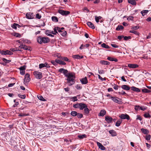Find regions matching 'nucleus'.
Instances as JSON below:
<instances>
[{
	"mask_svg": "<svg viewBox=\"0 0 151 151\" xmlns=\"http://www.w3.org/2000/svg\"><path fill=\"white\" fill-rule=\"evenodd\" d=\"M84 109V112H85V114H89V110L88 109V108H87V107L85 108Z\"/></svg>",
	"mask_w": 151,
	"mask_h": 151,
	"instance_id": "36",
	"label": "nucleus"
},
{
	"mask_svg": "<svg viewBox=\"0 0 151 151\" xmlns=\"http://www.w3.org/2000/svg\"><path fill=\"white\" fill-rule=\"evenodd\" d=\"M142 92L143 93H149L151 92V91L147 89H142Z\"/></svg>",
	"mask_w": 151,
	"mask_h": 151,
	"instance_id": "34",
	"label": "nucleus"
},
{
	"mask_svg": "<svg viewBox=\"0 0 151 151\" xmlns=\"http://www.w3.org/2000/svg\"><path fill=\"white\" fill-rule=\"evenodd\" d=\"M59 72L61 73H63L65 76L68 73V71L67 70L63 68L60 69L59 70Z\"/></svg>",
	"mask_w": 151,
	"mask_h": 151,
	"instance_id": "13",
	"label": "nucleus"
},
{
	"mask_svg": "<svg viewBox=\"0 0 151 151\" xmlns=\"http://www.w3.org/2000/svg\"><path fill=\"white\" fill-rule=\"evenodd\" d=\"M26 68V66L25 65H24L22 66L21 67L19 68V69L20 70H25Z\"/></svg>",
	"mask_w": 151,
	"mask_h": 151,
	"instance_id": "53",
	"label": "nucleus"
},
{
	"mask_svg": "<svg viewBox=\"0 0 151 151\" xmlns=\"http://www.w3.org/2000/svg\"><path fill=\"white\" fill-rule=\"evenodd\" d=\"M144 116L146 118H150L151 116L150 115L149 113H145L144 115Z\"/></svg>",
	"mask_w": 151,
	"mask_h": 151,
	"instance_id": "47",
	"label": "nucleus"
},
{
	"mask_svg": "<svg viewBox=\"0 0 151 151\" xmlns=\"http://www.w3.org/2000/svg\"><path fill=\"white\" fill-rule=\"evenodd\" d=\"M45 34L47 36H49V35L51 34V30H47L45 31Z\"/></svg>",
	"mask_w": 151,
	"mask_h": 151,
	"instance_id": "52",
	"label": "nucleus"
},
{
	"mask_svg": "<svg viewBox=\"0 0 151 151\" xmlns=\"http://www.w3.org/2000/svg\"><path fill=\"white\" fill-rule=\"evenodd\" d=\"M18 96L22 99H25L26 98V95H24L18 94Z\"/></svg>",
	"mask_w": 151,
	"mask_h": 151,
	"instance_id": "44",
	"label": "nucleus"
},
{
	"mask_svg": "<svg viewBox=\"0 0 151 151\" xmlns=\"http://www.w3.org/2000/svg\"><path fill=\"white\" fill-rule=\"evenodd\" d=\"M97 145L98 146L99 148L102 150H105V147H104L100 143L97 142Z\"/></svg>",
	"mask_w": 151,
	"mask_h": 151,
	"instance_id": "14",
	"label": "nucleus"
},
{
	"mask_svg": "<svg viewBox=\"0 0 151 151\" xmlns=\"http://www.w3.org/2000/svg\"><path fill=\"white\" fill-rule=\"evenodd\" d=\"M109 132L112 136H115L116 135V132L113 130H109Z\"/></svg>",
	"mask_w": 151,
	"mask_h": 151,
	"instance_id": "19",
	"label": "nucleus"
},
{
	"mask_svg": "<svg viewBox=\"0 0 151 151\" xmlns=\"http://www.w3.org/2000/svg\"><path fill=\"white\" fill-rule=\"evenodd\" d=\"M105 120L108 123H111L113 120L112 118L109 116H106L105 117Z\"/></svg>",
	"mask_w": 151,
	"mask_h": 151,
	"instance_id": "10",
	"label": "nucleus"
},
{
	"mask_svg": "<svg viewBox=\"0 0 151 151\" xmlns=\"http://www.w3.org/2000/svg\"><path fill=\"white\" fill-rule=\"evenodd\" d=\"M0 53L3 55H12L13 54V53L11 51L9 50H6V51L0 50Z\"/></svg>",
	"mask_w": 151,
	"mask_h": 151,
	"instance_id": "5",
	"label": "nucleus"
},
{
	"mask_svg": "<svg viewBox=\"0 0 151 151\" xmlns=\"http://www.w3.org/2000/svg\"><path fill=\"white\" fill-rule=\"evenodd\" d=\"M100 63L102 65H109L110 64V63L109 62L105 60H101Z\"/></svg>",
	"mask_w": 151,
	"mask_h": 151,
	"instance_id": "23",
	"label": "nucleus"
},
{
	"mask_svg": "<svg viewBox=\"0 0 151 151\" xmlns=\"http://www.w3.org/2000/svg\"><path fill=\"white\" fill-rule=\"evenodd\" d=\"M119 117L122 119H127V120L130 119L129 116L126 114H122L121 115L119 116Z\"/></svg>",
	"mask_w": 151,
	"mask_h": 151,
	"instance_id": "7",
	"label": "nucleus"
},
{
	"mask_svg": "<svg viewBox=\"0 0 151 151\" xmlns=\"http://www.w3.org/2000/svg\"><path fill=\"white\" fill-rule=\"evenodd\" d=\"M60 60H63L66 61H67L69 62H70V61L66 57H60Z\"/></svg>",
	"mask_w": 151,
	"mask_h": 151,
	"instance_id": "25",
	"label": "nucleus"
},
{
	"mask_svg": "<svg viewBox=\"0 0 151 151\" xmlns=\"http://www.w3.org/2000/svg\"><path fill=\"white\" fill-rule=\"evenodd\" d=\"M26 17L28 19H33L34 17L33 13L30 12L27 13L26 14Z\"/></svg>",
	"mask_w": 151,
	"mask_h": 151,
	"instance_id": "8",
	"label": "nucleus"
},
{
	"mask_svg": "<svg viewBox=\"0 0 151 151\" xmlns=\"http://www.w3.org/2000/svg\"><path fill=\"white\" fill-rule=\"evenodd\" d=\"M139 28V27L137 26L132 27L131 28V29L134 30H137Z\"/></svg>",
	"mask_w": 151,
	"mask_h": 151,
	"instance_id": "54",
	"label": "nucleus"
},
{
	"mask_svg": "<svg viewBox=\"0 0 151 151\" xmlns=\"http://www.w3.org/2000/svg\"><path fill=\"white\" fill-rule=\"evenodd\" d=\"M58 12L63 16H66L70 13L69 11H64L63 9H59L58 10Z\"/></svg>",
	"mask_w": 151,
	"mask_h": 151,
	"instance_id": "4",
	"label": "nucleus"
},
{
	"mask_svg": "<svg viewBox=\"0 0 151 151\" xmlns=\"http://www.w3.org/2000/svg\"><path fill=\"white\" fill-rule=\"evenodd\" d=\"M111 100L115 103H117L118 104H119L121 102L120 101L117 99V97H113V98H112Z\"/></svg>",
	"mask_w": 151,
	"mask_h": 151,
	"instance_id": "21",
	"label": "nucleus"
},
{
	"mask_svg": "<svg viewBox=\"0 0 151 151\" xmlns=\"http://www.w3.org/2000/svg\"><path fill=\"white\" fill-rule=\"evenodd\" d=\"M101 46L103 48L106 49H109L110 48L108 45H106V44L104 43L102 44L101 45Z\"/></svg>",
	"mask_w": 151,
	"mask_h": 151,
	"instance_id": "31",
	"label": "nucleus"
},
{
	"mask_svg": "<svg viewBox=\"0 0 151 151\" xmlns=\"http://www.w3.org/2000/svg\"><path fill=\"white\" fill-rule=\"evenodd\" d=\"M95 17V20L97 23H98L99 22V20L101 19L102 18V17L101 16L97 17L96 16Z\"/></svg>",
	"mask_w": 151,
	"mask_h": 151,
	"instance_id": "30",
	"label": "nucleus"
},
{
	"mask_svg": "<svg viewBox=\"0 0 151 151\" xmlns=\"http://www.w3.org/2000/svg\"><path fill=\"white\" fill-rule=\"evenodd\" d=\"M141 131L145 134H147L149 133V132L147 129L142 128L141 129Z\"/></svg>",
	"mask_w": 151,
	"mask_h": 151,
	"instance_id": "26",
	"label": "nucleus"
},
{
	"mask_svg": "<svg viewBox=\"0 0 151 151\" xmlns=\"http://www.w3.org/2000/svg\"><path fill=\"white\" fill-rule=\"evenodd\" d=\"M106 113V111L105 110H102L101 111L99 114V116H103Z\"/></svg>",
	"mask_w": 151,
	"mask_h": 151,
	"instance_id": "22",
	"label": "nucleus"
},
{
	"mask_svg": "<svg viewBox=\"0 0 151 151\" xmlns=\"http://www.w3.org/2000/svg\"><path fill=\"white\" fill-rule=\"evenodd\" d=\"M2 60L6 63H9L11 61V60H8L5 58H3Z\"/></svg>",
	"mask_w": 151,
	"mask_h": 151,
	"instance_id": "40",
	"label": "nucleus"
},
{
	"mask_svg": "<svg viewBox=\"0 0 151 151\" xmlns=\"http://www.w3.org/2000/svg\"><path fill=\"white\" fill-rule=\"evenodd\" d=\"M65 77L67 78L66 80L69 86H71L74 84L76 78L74 73L73 72L68 73L65 75Z\"/></svg>",
	"mask_w": 151,
	"mask_h": 151,
	"instance_id": "1",
	"label": "nucleus"
},
{
	"mask_svg": "<svg viewBox=\"0 0 151 151\" xmlns=\"http://www.w3.org/2000/svg\"><path fill=\"white\" fill-rule=\"evenodd\" d=\"M78 137L80 139H82L84 138H85L86 137V136L85 134H83L82 135H79L78 136Z\"/></svg>",
	"mask_w": 151,
	"mask_h": 151,
	"instance_id": "38",
	"label": "nucleus"
},
{
	"mask_svg": "<svg viewBox=\"0 0 151 151\" xmlns=\"http://www.w3.org/2000/svg\"><path fill=\"white\" fill-rule=\"evenodd\" d=\"M35 77L37 79H40L42 77V73L41 72L38 71H35L33 73Z\"/></svg>",
	"mask_w": 151,
	"mask_h": 151,
	"instance_id": "3",
	"label": "nucleus"
},
{
	"mask_svg": "<svg viewBox=\"0 0 151 151\" xmlns=\"http://www.w3.org/2000/svg\"><path fill=\"white\" fill-rule=\"evenodd\" d=\"M14 101L15 103V104L13 105V106L14 107H15L16 106L18 105L19 103L18 102H16V100L15 99L14 100Z\"/></svg>",
	"mask_w": 151,
	"mask_h": 151,
	"instance_id": "63",
	"label": "nucleus"
},
{
	"mask_svg": "<svg viewBox=\"0 0 151 151\" xmlns=\"http://www.w3.org/2000/svg\"><path fill=\"white\" fill-rule=\"evenodd\" d=\"M78 118H81L83 117V115L80 113H77V114L76 116Z\"/></svg>",
	"mask_w": 151,
	"mask_h": 151,
	"instance_id": "49",
	"label": "nucleus"
},
{
	"mask_svg": "<svg viewBox=\"0 0 151 151\" xmlns=\"http://www.w3.org/2000/svg\"><path fill=\"white\" fill-rule=\"evenodd\" d=\"M30 75L29 73H26L24 77V82L25 83H26L29 82L30 80V78H29Z\"/></svg>",
	"mask_w": 151,
	"mask_h": 151,
	"instance_id": "6",
	"label": "nucleus"
},
{
	"mask_svg": "<svg viewBox=\"0 0 151 151\" xmlns=\"http://www.w3.org/2000/svg\"><path fill=\"white\" fill-rule=\"evenodd\" d=\"M124 29V27L121 25H118L116 28V30H120L123 29Z\"/></svg>",
	"mask_w": 151,
	"mask_h": 151,
	"instance_id": "32",
	"label": "nucleus"
},
{
	"mask_svg": "<svg viewBox=\"0 0 151 151\" xmlns=\"http://www.w3.org/2000/svg\"><path fill=\"white\" fill-rule=\"evenodd\" d=\"M14 35L17 37H20L21 36L20 34L17 33H15Z\"/></svg>",
	"mask_w": 151,
	"mask_h": 151,
	"instance_id": "55",
	"label": "nucleus"
},
{
	"mask_svg": "<svg viewBox=\"0 0 151 151\" xmlns=\"http://www.w3.org/2000/svg\"><path fill=\"white\" fill-rule=\"evenodd\" d=\"M58 27H55L53 29V31L55 32L56 34L58 33Z\"/></svg>",
	"mask_w": 151,
	"mask_h": 151,
	"instance_id": "48",
	"label": "nucleus"
},
{
	"mask_svg": "<svg viewBox=\"0 0 151 151\" xmlns=\"http://www.w3.org/2000/svg\"><path fill=\"white\" fill-rule=\"evenodd\" d=\"M137 120L138 119L140 121L142 120V118L139 115H137V118L136 119Z\"/></svg>",
	"mask_w": 151,
	"mask_h": 151,
	"instance_id": "64",
	"label": "nucleus"
},
{
	"mask_svg": "<svg viewBox=\"0 0 151 151\" xmlns=\"http://www.w3.org/2000/svg\"><path fill=\"white\" fill-rule=\"evenodd\" d=\"M150 139V134L146 136V139L147 140H149Z\"/></svg>",
	"mask_w": 151,
	"mask_h": 151,
	"instance_id": "61",
	"label": "nucleus"
},
{
	"mask_svg": "<svg viewBox=\"0 0 151 151\" xmlns=\"http://www.w3.org/2000/svg\"><path fill=\"white\" fill-rule=\"evenodd\" d=\"M80 103L74 104L73 106L74 108H79L80 109Z\"/></svg>",
	"mask_w": 151,
	"mask_h": 151,
	"instance_id": "39",
	"label": "nucleus"
},
{
	"mask_svg": "<svg viewBox=\"0 0 151 151\" xmlns=\"http://www.w3.org/2000/svg\"><path fill=\"white\" fill-rule=\"evenodd\" d=\"M71 115L73 116H77V113L76 111H71Z\"/></svg>",
	"mask_w": 151,
	"mask_h": 151,
	"instance_id": "35",
	"label": "nucleus"
},
{
	"mask_svg": "<svg viewBox=\"0 0 151 151\" xmlns=\"http://www.w3.org/2000/svg\"><path fill=\"white\" fill-rule=\"evenodd\" d=\"M80 81L83 84H86L88 83V80L86 77L81 79Z\"/></svg>",
	"mask_w": 151,
	"mask_h": 151,
	"instance_id": "12",
	"label": "nucleus"
},
{
	"mask_svg": "<svg viewBox=\"0 0 151 151\" xmlns=\"http://www.w3.org/2000/svg\"><path fill=\"white\" fill-rule=\"evenodd\" d=\"M52 19L53 21L55 22H57L58 21V19L56 17H52Z\"/></svg>",
	"mask_w": 151,
	"mask_h": 151,
	"instance_id": "33",
	"label": "nucleus"
},
{
	"mask_svg": "<svg viewBox=\"0 0 151 151\" xmlns=\"http://www.w3.org/2000/svg\"><path fill=\"white\" fill-rule=\"evenodd\" d=\"M98 75L99 79H100V80H101L102 81H105L106 80V79H105V78H102L100 76V75H99V74H98Z\"/></svg>",
	"mask_w": 151,
	"mask_h": 151,
	"instance_id": "59",
	"label": "nucleus"
},
{
	"mask_svg": "<svg viewBox=\"0 0 151 151\" xmlns=\"http://www.w3.org/2000/svg\"><path fill=\"white\" fill-rule=\"evenodd\" d=\"M129 32L130 33L134 34L137 35H139V33L136 31L134 30H130L129 31Z\"/></svg>",
	"mask_w": 151,
	"mask_h": 151,
	"instance_id": "28",
	"label": "nucleus"
},
{
	"mask_svg": "<svg viewBox=\"0 0 151 151\" xmlns=\"http://www.w3.org/2000/svg\"><path fill=\"white\" fill-rule=\"evenodd\" d=\"M99 73L100 74H104L105 73V71L103 70H99Z\"/></svg>",
	"mask_w": 151,
	"mask_h": 151,
	"instance_id": "58",
	"label": "nucleus"
},
{
	"mask_svg": "<svg viewBox=\"0 0 151 151\" xmlns=\"http://www.w3.org/2000/svg\"><path fill=\"white\" fill-rule=\"evenodd\" d=\"M140 109L142 111H145L147 109V107L145 106H142L140 107Z\"/></svg>",
	"mask_w": 151,
	"mask_h": 151,
	"instance_id": "51",
	"label": "nucleus"
},
{
	"mask_svg": "<svg viewBox=\"0 0 151 151\" xmlns=\"http://www.w3.org/2000/svg\"><path fill=\"white\" fill-rule=\"evenodd\" d=\"M107 59L108 60L111 61H114L116 62H117L118 61V60L117 59L111 57H108Z\"/></svg>",
	"mask_w": 151,
	"mask_h": 151,
	"instance_id": "24",
	"label": "nucleus"
},
{
	"mask_svg": "<svg viewBox=\"0 0 151 151\" xmlns=\"http://www.w3.org/2000/svg\"><path fill=\"white\" fill-rule=\"evenodd\" d=\"M149 11L148 10H143L141 11L140 12L142 16H144L147 14L148 13Z\"/></svg>",
	"mask_w": 151,
	"mask_h": 151,
	"instance_id": "27",
	"label": "nucleus"
},
{
	"mask_svg": "<svg viewBox=\"0 0 151 151\" xmlns=\"http://www.w3.org/2000/svg\"><path fill=\"white\" fill-rule=\"evenodd\" d=\"M37 97L38 99L42 101H46V100L43 97L41 96H37Z\"/></svg>",
	"mask_w": 151,
	"mask_h": 151,
	"instance_id": "43",
	"label": "nucleus"
},
{
	"mask_svg": "<svg viewBox=\"0 0 151 151\" xmlns=\"http://www.w3.org/2000/svg\"><path fill=\"white\" fill-rule=\"evenodd\" d=\"M87 25L90 27L92 29H95V27L93 24L91 22H88L87 23Z\"/></svg>",
	"mask_w": 151,
	"mask_h": 151,
	"instance_id": "20",
	"label": "nucleus"
},
{
	"mask_svg": "<svg viewBox=\"0 0 151 151\" xmlns=\"http://www.w3.org/2000/svg\"><path fill=\"white\" fill-rule=\"evenodd\" d=\"M17 23H14L13 24H12L11 25V27L13 29H16L17 28Z\"/></svg>",
	"mask_w": 151,
	"mask_h": 151,
	"instance_id": "42",
	"label": "nucleus"
},
{
	"mask_svg": "<svg viewBox=\"0 0 151 151\" xmlns=\"http://www.w3.org/2000/svg\"><path fill=\"white\" fill-rule=\"evenodd\" d=\"M37 42L40 44L47 43L50 41L49 38L41 36L38 37L37 38Z\"/></svg>",
	"mask_w": 151,
	"mask_h": 151,
	"instance_id": "2",
	"label": "nucleus"
},
{
	"mask_svg": "<svg viewBox=\"0 0 151 151\" xmlns=\"http://www.w3.org/2000/svg\"><path fill=\"white\" fill-rule=\"evenodd\" d=\"M121 87L124 90L127 91L129 90L130 88L129 86L125 85H122Z\"/></svg>",
	"mask_w": 151,
	"mask_h": 151,
	"instance_id": "18",
	"label": "nucleus"
},
{
	"mask_svg": "<svg viewBox=\"0 0 151 151\" xmlns=\"http://www.w3.org/2000/svg\"><path fill=\"white\" fill-rule=\"evenodd\" d=\"M131 89L132 91H134L139 92L140 91V90L138 88H136L134 86H132L130 88Z\"/></svg>",
	"mask_w": 151,
	"mask_h": 151,
	"instance_id": "16",
	"label": "nucleus"
},
{
	"mask_svg": "<svg viewBox=\"0 0 151 151\" xmlns=\"http://www.w3.org/2000/svg\"><path fill=\"white\" fill-rule=\"evenodd\" d=\"M70 99H71V101H76L78 100V99L76 96L70 98Z\"/></svg>",
	"mask_w": 151,
	"mask_h": 151,
	"instance_id": "45",
	"label": "nucleus"
},
{
	"mask_svg": "<svg viewBox=\"0 0 151 151\" xmlns=\"http://www.w3.org/2000/svg\"><path fill=\"white\" fill-rule=\"evenodd\" d=\"M80 109L81 110H83L85 108L87 107V106L86 104L82 103H80Z\"/></svg>",
	"mask_w": 151,
	"mask_h": 151,
	"instance_id": "15",
	"label": "nucleus"
},
{
	"mask_svg": "<svg viewBox=\"0 0 151 151\" xmlns=\"http://www.w3.org/2000/svg\"><path fill=\"white\" fill-rule=\"evenodd\" d=\"M36 17L38 19H40L41 17V15L39 13H37L36 14Z\"/></svg>",
	"mask_w": 151,
	"mask_h": 151,
	"instance_id": "57",
	"label": "nucleus"
},
{
	"mask_svg": "<svg viewBox=\"0 0 151 151\" xmlns=\"http://www.w3.org/2000/svg\"><path fill=\"white\" fill-rule=\"evenodd\" d=\"M45 65H44V64H43V63L40 64L39 65V68H42L45 67Z\"/></svg>",
	"mask_w": 151,
	"mask_h": 151,
	"instance_id": "62",
	"label": "nucleus"
},
{
	"mask_svg": "<svg viewBox=\"0 0 151 151\" xmlns=\"http://www.w3.org/2000/svg\"><path fill=\"white\" fill-rule=\"evenodd\" d=\"M76 88L78 90H80L82 89V86L79 84H77L76 86Z\"/></svg>",
	"mask_w": 151,
	"mask_h": 151,
	"instance_id": "46",
	"label": "nucleus"
},
{
	"mask_svg": "<svg viewBox=\"0 0 151 151\" xmlns=\"http://www.w3.org/2000/svg\"><path fill=\"white\" fill-rule=\"evenodd\" d=\"M140 106L138 105H136L134 107V109L136 111H138L140 109Z\"/></svg>",
	"mask_w": 151,
	"mask_h": 151,
	"instance_id": "50",
	"label": "nucleus"
},
{
	"mask_svg": "<svg viewBox=\"0 0 151 151\" xmlns=\"http://www.w3.org/2000/svg\"><path fill=\"white\" fill-rule=\"evenodd\" d=\"M58 31L60 33V34L63 36H65L67 34V32L65 31L63 32L60 29V27H58Z\"/></svg>",
	"mask_w": 151,
	"mask_h": 151,
	"instance_id": "9",
	"label": "nucleus"
},
{
	"mask_svg": "<svg viewBox=\"0 0 151 151\" xmlns=\"http://www.w3.org/2000/svg\"><path fill=\"white\" fill-rule=\"evenodd\" d=\"M12 50V51L14 52L16 51H22V50H20L19 49V48H12V49H11Z\"/></svg>",
	"mask_w": 151,
	"mask_h": 151,
	"instance_id": "41",
	"label": "nucleus"
},
{
	"mask_svg": "<svg viewBox=\"0 0 151 151\" xmlns=\"http://www.w3.org/2000/svg\"><path fill=\"white\" fill-rule=\"evenodd\" d=\"M112 85L113 87V88L116 90H117L118 88V87H119V86L117 85L114 83Z\"/></svg>",
	"mask_w": 151,
	"mask_h": 151,
	"instance_id": "37",
	"label": "nucleus"
},
{
	"mask_svg": "<svg viewBox=\"0 0 151 151\" xmlns=\"http://www.w3.org/2000/svg\"><path fill=\"white\" fill-rule=\"evenodd\" d=\"M124 39L125 40H127L129 39H130L131 38V37L130 36L127 37V36H125L124 37Z\"/></svg>",
	"mask_w": 151,
	"mask_h": 151,
	"instance_id": "56",
	"label": "nucleus"
},
{
	"mask_svg": "<svg viewBox=\"0 0 151 151\" xmlns=\"http://www.w3.org/2000/svg\"><path fill=\"white\" fill-rule=\"evenodd\" d=\"M73 57L74 59H80L83 58V56H80L78 55H73Z\"/></svg>",
	"mask_w": 151,
	"mask_h": 151,
	"instance_id": "17",
	"label": "nucleus"
},
{
	"mask_svg": "<svg viewBox=\"0 0 151 151\" xmlns=\"http://www.w3.org/2000/svg\"><path fill=\"white\" fill-rule=\"evenodd\" d=\"M129 67L132 68H135L138 67L139 66L136 64H129L128 65Z\"/></svg>",
	"mask_w": 151,
	"mask_h": 151,
	"instance_id": "11",
	"label": "nucleus"
},
{
	"mask_svg": "<svg viewBox=\"0 0 151 151\" xmlns=\"http://www.w3.org/2000/svg\"><path fill=\"white\" fill-rule=\"evenodd\" d=\"M122 122V120L119 119L118 120L116 123V126L117 127L119 126Z\"/></svg>",
	"mask_w": 151,
	"mask_h": 151,
	"instance_id": "29",
	"label": "nucleus"
},
{
	"mask_svg": "<svg viewBox=\"0 0 151 151\" xmlns=\"http://www.w3.org/2000/svg\"><path fill=\"white\" fill-rule=\"evenodd\" d=\"M28 115V114H27L25 113H21L19 114V116H26Z\"/></svg>",
	"mask_w": 151,
	"mask_h": 151,
	"instance_id": "60",
	"label": "nucleus"
}]
</instances>
